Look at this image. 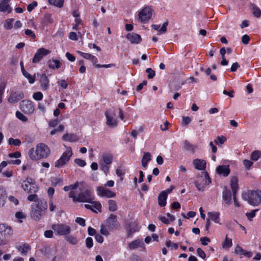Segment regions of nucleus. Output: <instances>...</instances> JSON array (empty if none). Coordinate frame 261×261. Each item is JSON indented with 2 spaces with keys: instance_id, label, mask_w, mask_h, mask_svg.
Returning a JSON list of instances; mask_svg holds the SVG:
<instances>
[{
  "instance_id": "f257e3e1",
  "label": "nucleus",
  "mask_w": 261,
  "mask_h": 261,
  "mask_svg": "<svg viewBox=\"0 0 261 261\" xmlns=\"http://www.w3.org/2000/svg\"><path fill=\"white\" fill-rule=\"evenodd\" d=\"M47 208V202L44 199L38 201V203L32 204L31 218L36 221L39 220Z\"/></svg>"
},
{
  "instance_id": "f03ea898",
  "label": "nucleus",
  "mask_w": 261,
  "mask_h": 261,
  "mask_svg": "<svg viewBox=\"0 0 261 261\" xmlns=\"http://www.w3.org/2000/svg\"><path fill=\"white\" fill-rule=\"evenodd\" d=\"M242 198L253 206H256L261 202V191H250L242 194Z\"/></svg>"
},
{
  "instance_id": "7ed1b4c3",
  "label": "nucleus",
  "mask_w": 261,
  "mask_h": 261,
  "mask_svg": "<svg viewBox=\"0 0 261 261\" xmlns=\"http://www.w3.org/2000/svg\"><path fill=\"white\" fill-rule=\"evenodd\" d=\"M105 115L106 117V124L110 127H115L118 124L117 119L116 118V112L114 108H112L107 109Z\"/></svg>"
},
{
  "instance_id": "20e7f679",
  "label": "nucleus",
  "mask_w": 261,
  "mask_h": 261,
  "mask_svg": "<svg viewBox=\"0 0 261 261\" xmlns=\"http://www.w3.org/2000/svg\"><path fill=\"white\" fill-rule=\"evenodd\" d=\"M51 228L56 234L60 236H67L70 233L71 230L70 226L64 223L53 224L51 226Z\"/></svg>"
},
{
  "instance_id": "39448f33",
  "label": "nucleus",
  "mask_w": 261,
  "mask_h": 261,
  "mask_svg": "<svg viewBox=\"0 0 261 261\" xmlns=\"http://www.w3.org/2000/svg\"><path fill=\"white\" fill-rule=\"evenodd\" d=\"M71 148L69 147L63 152L60 158L55 163V167L60 168L65 165L72 155Z\"/></svg>"
},
{
  "instance_id": "423d86ee",
  "label": "nucleus",
  "mask_w": 261,
  "mask_h": 261,
  "mask_svg": "<svg viewBox=\"0 0 261 261\" xmlns=\"http://www.w3.org/2000/svg\"><path fill=\"white\" fill-rule=\"evenodd\" d=\"M80 190L81 192L78 194L77 202H92V200L94 199L92 191L88 189H80Z\"/></svg>"
},
{
  "instance_id": "0eeeda50",
  "label": "nucleus",
  "mask_w": 261,
  "mask_h": 261,
  "mask_svg": "<svg viewBox=\"0 0 261 261\" xmlns=\"http://www.w3.org/2000/svg\"><path fill=\"white\" fill-rule=\"evenodd\" d=\"M21 188L29 193H36L38 189L34 180L31 177H28L26 180L23 181Z\"/></svg>"
},
{
  "instance_id": "6e6552de",
  "label": "nucleus",
  "mask_w": 261,
  "mask_h": 261,
  "mask_svg": "<svg viewBox=\"0 0 261 261\" xmlns=\"http://www.w3.org/2000/svg\"><path fill=\"white\" fill-rule=\"evenodd\" d=\"M202 175L200 178H202L203 176L204 178L202 179V181L204 182L203 184L199 182L200 179L198 180H196L194 182L195 187L197 188L198 191H203L205 186L208 185L211 182V179L210 177L206 171H203L201 172Z\"/></svg>"
},
{
  "instance_id": "1a4fd4ad",
  "label": "nucleus",
  "mask_w": 261,
  "mask_h": 261,
  "mask_svg": "<svg viewBox=\"0 0 261 261\" xmlns=\"http://www.w3.org/2000/svg\"><path fill=\"white\" fill-rule=\"evenodd\" d=\"M36 151L40 159L46 158L50 152L49 147L44 143H40L36 146Z\"/></svg>"
},
{
  "instance_id": "9d476101",
  "label": "nucleus",
  "mask_w": 261,
  "mask_h": 261,
  "mask_svg": "<svg viewBox=\"0 0 261 261\" xmlns=\"http://www.w3.org/2000/svg\"><path fill=\"white\" fill-rule=\"evenodd\" d=\"M21 110L25 114H32L34 111L33 102L28 100H23L20 103Z\"/></svg>"
},
{
  "instance_id": "9b49d317",
  "label": "nucleus",
  "mask_w": 261,
  "mask_h": 261,
  "mask_svg": "<svg viewBox=\"0 0 261 261\" xmlns=\"http://www.w3.org/2000/svg\"><path fill=\"white\" fill-rule=\"evenodd\" d=\"M106 225L111 229L118 228L120 225L117 220V216L111 214L110 217L107 219Z\"/></svg>"
},
{
  "instance_id": "f8f14e48",
  "label": "nucleus",
  "mask_w": 261,
  "mask_h": 261,
  "mask_svg": "<svg viewBox=\"0 0 261 261\" xmlns=\"http://www.w3.org/2000/svg\"><path fill=\"white\" fill-rule=\"evenodd\" d=\"M50 53V50L44 48L38 49L32 60L33 63H36L39 62L42 59L43 57L47 55Z\"/></svg>"
},
{
  "instance_id": "ddd939ff",
  "label": "nucleus",
  "mask_w": 261,
  "mask_h": 261,
  "mask_svg": "<svg viewBox=\"0 0 261 261\" xmlns=\"http://www.w3.org/2000/svg\"><path fill=\"white\" fill-rule=\"evenodd\" d=\"M97 194L102 197L105 196L108 198H112L116 196L115 193L103 187H98L97 188Z\"/></svg>"
},
{
  "instance_id": "4468645a",
  "label": "nucleus",
  "mask_w": 261,
  "mask_h": 261,
  "mask_svg": "<svg viewBox=\"0 0 261 261\" xmlns=\"http://www.w3.org/2000/svg\"><path fill=\"white\" fill-rule=\"evenodd\" d=\"M23 97V93L21 92H11L8 98V101L11 103H16Z\"/></svg>"
},
{
  "instance_id": "2eb2a0df",
  "label": "nucleus",
  "mask_w": 261,
  "mask_h": 261,
  "mask_svg": "<svg viewBox=\"0 0 261 261\" xmlns=\"http://www.w3.org/2000/svg\"><path fill=\"white\" fill-rule=\"evenodd\" d=\"M230 187L232 191L233 198H236L237 193L239 189L238 179L237 176H232L230 181Z\"/></svg>"
},
{
  "instance_id": "dca6fc26",
  "label": "nucleus",
  "mask_w": 261,
  "mask_h": 261,
  "mask_svg": "<svg viewBox=\"0 0 261 261\" xmlns=\"http://www.w3.org/2000/svg\"><path fill=\"white\" fill-rule=\"evenodd\" d=\"M126 38L131 43L138 44L142 40L141 36L134 33H128L126 35Z\"/></svg>"
},
{
  "instance_id": "f3484780",
  "label": "nucleus",
  "mask_w": 261,
  "mask_h": 261,
  "mask_svg": "<svg viewBox=\"0 0 261 261\" xmlns=\"http://www.w3.org/2000/svg\"><path fill=\"white\" fill-rule=\"evenodd\" d=\"M155 15L154 10L151 6L145 7L138 14V16H152Z\"/></svg>"
},
{
  "instance_id": "a211bd4d",
  "label": "nucleus",
  "mask_w": 261,
  "mask_h": 261,
  "mask_svg": "<svg viewBox=\"0 0 261 261\" xmlns=\"http://www.w3.org/2000/svg\"><path fill=\"white\" fill-rule=\"evenodd\" d=\"M216 172L219 175H223L224 177H226L230 173L229 166L226 165L218 166L216 168Z\"/></svg>"
},
{
  "instance_id": "6ab92c4d",
  "label": "nucleus",
  "mask_w": 261,
  "mask_h": 261,
  "mask_svg": "<svg viewBox=\"0 0 261 261\" xmlns=\"http://www.w3.org/2000/svg\"><path fill=\"white\" fill-rule=\"evenodd\" d=\"M222 198L223 200L226 204L229 205L231 203V193L230 191L224 187V190L222 192Z\"/></svg>"
},
{
  "instance_id": "aec40b11",
  "label": "nucleus",
  "mask_w": 261,
  "mask_h": 261,
  "mask_svg": "<svg viewBox=\"0 0 261 261\" xmlns=\"http://www.w3.org/2000/svg\"><path fill=\"white\" fill-rule=\"evenodd\" d=\"M10 0H2L0 1V12H6L10 13L12 11L9 3Z\"/></svg>"
},
{
  "instance_id": "412c9836",
  "label": "nucleus",
  "mask_w": 261,
  "mask_h": 261,
  "mask_svg": "<svg viewBox=\"0 0 261 261\" xmlns=\"http://www.w3.org/2000/svg\"><path fill=\"white\" fill-rule=\"evenodd\" d=\"M193 164L196 169L203 170L206 168V162L203 160L196 159L193 161Z\"/></svg>"
},
{
  "instance_id": "4be33fe9",
  "label": "nucleus",
  "mask_w": 261,
  "mask_h": 261,
  "mask_svg": "<svg viewBox=\"0 0 261 261\" xmlns=\"http://www.w3.org/2000/svg\"><path fill=\"white\" fill-rule=\"evenodd\" d=\"M38 76H40V83L41 86L44 90H46L48 87L49 81L45 74H40L37 73Z\"/></svg>"
},
{
  "instance_id": "5701e85b",
  "label": "nucleus",
  "mask_w": 261,
  "mask_h": 261,
  "mask_svg": "<svg viewBox=\"0 0 261 261\" xmlns=\"http://www.w3.org/2000/svg\"><path fill=\"white\" fill-rule=\"evenodd\" d=\"M127 229L128 236L130 237L134 232L138 231L139 228L136 222H132L127 224Z\"/></svg>"
},
{
  "instance_id": "b1692460",
  "label": "nucleus",
  "mask_w": 261,
  "mask_h": 261,
  "mask_svg": "<svg viewBox=\"0 0 261 261\" xmlns=\"http://www.w3.org/2000/svg\"><path fill=\"white\" fill-rule=\"evenodd\" d=\"M167 196L165 192H162L159 194L158 197V203L160 206L163 207L166 205Z\"/></svg>"
},
{
  "instance_id": "393cba45",
  "label": "nucleus",
  "mask_w": 261,
  "mask_h": 261,
  "mask_svg": "<svg viewBox=\"0 0 261 261\" xmlns=\"http://www.w3.org/2000/svg\"><path fill=\"white\" fill-rule=\"evenodd\" d=\"M77 53L84 58L91 61L93 63V64L95 66V65L96 64V63L97 62V58L95 56L92 55L91 54L84 53L80 51H78Z\"/></svg>"
},
{
  "instance_id": "a878e982",
  "label": "nucleus",
  "mask_w": 261,
  "mask_h": 261,
  "mask_svg": "<svg viewBox=\"0 0 261 261\" xmlns=\"http://www.w3.org/2000/svg\"><path fill=\"white\" fill-rule=\"evenodd\" d=\"M144 247V244L142 241L140 240H136L134 241L131 242L128 244V247L130 249H134L138 247Z\"/></svg>"
},
{
  "instance_id": "bb28decb",
  "label": "nucleus",
  "mask_w": 261,
  "mask_h": 261,
  "mask_svg": "<svg viewBox=\"0 0 261 261\" xmlns=\"http://www.w3.org/2000/svg\"><path fill=\"white\" fill-rule=\"evenodd\" d=\"M63 140L66 141L75 142L79 140V138L76 135L74 134H64L62 137Z\"/></svg>"
},
{
  "instance_id": "cd10ccee",
  "label": "nucleus",
  "mask_w": 261,
  "mask_h": 261,
  "mask_svg": "<svg viewBox=\"0 0 261 261\" xmlns=\"http://www.w3.org/2000/svg\"><path fill=\"white\" fill-rule=\"evenodd\" d=\"M249 9L254 16H260L261 10L255 5L250 4Z\"/></svg>"
},
{
  "instance_id": "c85d7f7f",
  "label": "nucleus",
  "mask_w": 261,
  "mask_h": 261,
  "mask_svg": "<svg viewBox=\"0 0 261 261\" xmlns=\"http://www.w3.org/2000/svg\"><path fill=\"white\" fill-rule=\"evenodd\" d=\"M184 84V82H179L174 81L170 86V89L172 92L179 90L181 88V86Z\"/></svg>"
},
{
  "instance_id": "c756f323",
  "label": "nucleus",
  "mask_w": 261,
  "mask_h": 261,
  "mask_svg": "<svg viewBox=\"0 0 261 261\" xmlns=\"http://www.w3.org/2000/svg\"><path fill=\"white\" fill-rule=\"evenodd\" d=\"M18 250L21 252V254L26 255L28 251L31 250V246L29 244L24 243L22 246H19L18 247Z\"/></svg>"
},
{
  "instance_id": "7c9ffc66",
  "label": "nucleus",
  "mask_w": 261,
  "mask_h": 261,
  "mask_svg": "<svg viewBox=\"0 0 261 261\" xmlns=\"http://www.w3.org/2000/svg\"><path fill=\"white\" fill-rule=\"evenodd\" d=\"M209 219H211L212 221L215 223H219V213L218 212H208L207 213Z\"/></svg>"
},
{
  "instance_id": "2f4dec72",
  "label": "nucleus",
  "mask_w": 261,
  "mask_h": 261,
  "mask_svg": "<svg viewBox=\"0 0 261 261\" xmlns=\"http://www.w3.org/2000/svg\"><path fill=\"white\" fill-rule=\"evenodd\" d=\"M28 153L30 159L32 160L36 161L40 159L36 149L35 150L33 148H31L29 150Z\"/></svg>"
},
{
  "instance_id": "473e14b6",
  "label": "nucleus",
  "mask_w": 261,
  "mask_h": 261,
  "mask_svg": "<svg viewBox=\"0 0 261 261\" xmlns=\"http://www.w3.org/2000/svg\"><path fill=\"white\" fill-rule=\"evenodd\" d=\"M6 193L4 189L0 187V206H3L6 199Z\"/></svg>"
},
{
  "instance_id": "72a5a7b5",
  "label": "nucleus",
  "mask_w": 261,
  "mask_h": 261,
  "mask_svg": "<svg viewBox=\"0 0 261 261\" xmlns=\"http://www.w3.org/2000/svg\"><path fill=\"white\" fill-rule=\"evenodd\" d=\"M48 66L50 68H59L61 66V63L59 60H53L48 61Z\"/></svg>"
},
{
  "instance_id": "f704fd0d",
  "label": "nucleus",
  "mask_w": 261,
  "mask_h": 261,
  "mask_svg": "<svg viewBox=\"0 0 261 261\" xmlns=\"http://www.w3.org/2000/svg\"><path fill=\"white\" fill-rule=\"evenodd\" d=\"M113 156L111 154H105L102 155V162L106 165H110L112 162Z\"/></svg>"
},
{
  "instance_id": "c9c22d12",
  "label": "nucleus",
  "mask_w": 261,
  "mask_h": 261,
  "mask_svg": "<svg viewBox=\"0 0 261 261\" xmlns=\"http://www.w3.org/2000/svg\"><path fill=\"white\" fill-rule=\"evenodd\" d=\"M109 210L111 212H115L117 210V206L115 201L109 200L108 201Z\"/></svg>"
},
{
  "instance_id": "e433bc0d",
  "label": "nucleus",
  "mask_w": 261,
  "mask_h": 261,
  "mask_svg": "<svg viewBox=\"0 0 261 261\" xmlns=\"http://www.w3.org/2000/svg\"><path fill=\"white\" fill-rule=\"evenodd\" d=\"M48 3L52 5L61 8L63 6L64 0H48Z\"/></svg>"
},
{
  "instance_id": "4c0bfd02",
  "label": "nucleus",
  "mask_w": 261,
  "mask_h": 261,
  "mask_svg": "<svg viewBox=\"0 0 261 261\" xmlns=\"http://www.w3.org/2000/svg\"><path fill=\"white\" fill-rule=\"evenodd\" d=\"M65 239L69 243L73 245H75L78 243L77 239L72 236L67 235L65 237Z\"/></svg>"
},
{
  "instance_id": "58836bf2",
  "label": "nucleus",
  "mask_w": 261,
  "mask_h": 261,
  "mask_svg": "<svg viewBox=\"0 0 261 261\" xmlns=\"http://www.w3.org/2000/svg\"><path fill=\"white\" fill-rule=\"evenodd\" d=\"M8 143L9 145H13L14 146H19L21 144V141L18 139H13L10 138L8 140Z\"/></svg>"
},
{
  "instance_id": "ea45409f",
  "label": "nucleus",
  "mask_w": 261,
  "mask_h": 261,
  "mask_svg": "<svg viewBox=\"0 0 261 261\" xmlns=\"http://www.w3.org/2000/svg\"><path fill=\"white\" fill-rule=\"evenodd\" d=\"M261 156V152L258 150L253 151L251 155V159L253 161H257Z\"/></svg>"
},
{
  "instance_id": "a19ab883",
  "label": "nucleus",
  "mask_w": 261,
  "mask_h": 261,
  "mask_svg": "<svg viewBox=\"0 0 261 261\" xmlns=\"http://www.w3.org/2000/svg\"><path fill=\"white\" fill-rule=\"evenodd\" d=\"M28 200L30 201H34L35 203H38V201H40L41 199H39L38 196L36 194H30L28 196Z\"/></svg>"
},
{
  "instance_id": "79ce46f5",
  "label": "nucleus",
  "mask_w": 261,
  "mask_h": 261,
  "mask_svg": "<svg viewBox=\"0 0 261 261\" xmlns=\"http://www.w3.org/2000/svg\"><path fill=\"white\" fill-rule=\"evenodd\" d=\"M22 74L24 77H25L27 79H28L30 83L33 84L35 82V75L33 76H32L27 71L24 72V73H22Z\"/></svg>"
},
{
  "instance_id": "37998d69",
  "label": "nucleus",
  "mask_w": 261,
  "mask_h": 261,
  "mask_svg": "<svg viewBox=\"0 0 261 261\" xmlns=\"http://www.w3.org/2000/svg\"><path fill=\"white\" fill-rule=\"evenodd\" d=\"M14 21V19H8L6 20V23L4 24V27L7 30H10L13 28L12 23Z\"/></svg>"
},
{
  "instance_id": "c03bdc74",
  "label": "nucleus",
  "mask_w": 261,
  "mask_h": 261,
  "mask_svg": "<svg viewBox=\"0 0 261 261\" xmlns=\"http://www.w3.org/2000/svg\"><path fill=\"white\" fill-rule=\"evenodd\" d=\"M6 230H8V233L11 232V229L10 227L8 228L5 224H0V234L3 235V233Z\"/></svg>"
},
{
  "instance_id": "a18cd8bd",
  "label": "nucleus",
  "mask_w": 261,
  "mask_h": 261,
  "mask_svg": "<svg viewBox=\"0 0 261 261\" xmlns=\"http://www.w3.org/2000/svg\"><path fill=\"white\" fill-rule=\"evenodd\" d=\"M146 72L148 73L147 77L149 79H152L155 75V71L152 68H147L146 69Z\"/></svg>"
},
{
  "instance_id": "49530a36",
  "label": "nucleus",
  "mask_w": 261,
  "mask_h": 261,
  "mask_svg": "<svg viewBox=\"0 0 261 261\" xmlns=\"http://www.w3.org/2000/svg\"><path fill=\"white\" fill-rule=\"evenodd\" d=\"M16 116L18 119L23 122H26L28 120V118L23 114L19 111H17L16 112Z\"/></svg>"
},
{
  "instance_id": "de8ad7c7",
  "label": "nucleus",
  "mask_w": 261,
  "mask_h": 261,
  "mask_svg": "<svg viewBox=\"0 0 261 261\" xmlns=\"http://www.w3.org/2000/svg\"><path fill=\"white\" fill-rule=\"evenodd\" d=\"M246 250H244L241 247L238 245L234 250L236 254H240L244 255Z\"/></svg>"
},
{
  "instance_id": "09e8293b",
  "label": "nucleus",
  "mask_w": 261,
  "mask_h": 261,
  "mask_svg": "<svg viewBox=\"0 0 261 261\" xmlns=\"http://www.w3.org/2000/svg\"><path fill=\"white\" fill-rule=\"evenodd\" d=\"M86 246L90 249L93 246V240L91 237H88L85 241Z\"/></svg>"
},
{
  "instance_id": "8fccbe9b",
  "label": "nucleus",
  "mask_w": 261,
  "mask_h": 261,
  "mask_svg": "<svg viewBox=\"0 0 261 261\" xmlns=\"http://www.w3.org/2000/svg\"><path fill=\"white\" fill-rule=\"evenodd\" d=\"M54 22V19L51 17H43L41 20V22L44 25L48 23H51Z\"/></svg>"
},
{
  "instance_id": "3c124183",
  "label": "nucleus",
  "mask_w": 261,
  "mask_h": 261,
  "mask_svg": "<svg viewBox=\"0 0 261 261\" xmlns=\"http://www.w3.org/2000/svg\"><path fill=\"white\" fill-rule=\"evenodd\" d=\"M232 246V240L228 239L226 236V239L224 243H223V247H226L229 248Z\"/></svg>"
},
{
  "instance_id": "603ef678",
  "label": "nucleus",
  "mask_w": 261,
  "mask_h": 261,
  "mask_svg": "<svg viewBox=\"0 0 261 261\" xmlns=\"http://www.w3.org/2000/svg\"><path fill=\"white\" fill-rule=\"evenodd\" d=\"M64 129V126L63 125H60L58 128L53 129L50 132L51 135H54L56 134L57 132H62L63 131Z\"/></svg>"
},
{
  "instance_id": "864d4df0",
  "label": "nucleus",
  "mask_w": 261,
  "mask_h": 261,
  "mask_svg": "<svg viewBox=\"0 0 261 261\" xmlns=\"http://www.w3.org/2000/svg\"><path fill=\"white\" fill-rule=\"evenodd\" d=\"M151 155L149 152H144L142 161H145L148 163L151 160Z\"/></svg>"
},
{
  "instance_id": "5fc2aeb1",
  "label": "nucleus",
  "mask_w": 261,
  "mask_h": 261,
  "mask_svg": "<svg viewBox=\"0 0 261 261\" xmlns=\"http://www.w3.org/2000/svg\"><path fill=\"white\" fill-rule=\"evenodd\" d=\"M62 179L58 177H53L51 179V185L53 186H56L58 184L62 181Z\"/></svg>"
},
{
  "instance_id": "6e6d98bb",
  "label": "nucleus",
  "mask_w": 261,
  "mask_h": 261,
  "mask_svg": "<svg viewBox=\"0 0 261 261\" xmlns=\"http://www.w3.org/2000/svg\"><path fill=\"white\" fill-rule=\"evenodd\" d=\"M168 21H166L163 23L162 28L159 30V33H158V35H160L162 33H165L166 32L167 27L168 25Z\"/></svg>"
},
{
  "instance_id": "4d7b16f0",
  "label": "nucleus",
  "mask_w": 261,
  "mask_h": 261,
  "mask_svg": "<svg viewBox=\"0 0 261 261\" xmlns=\"http://www.w3.org/2000/svg\"><path fill=\"white\" fill-rule=\"evenodd\" d=\"M90 203L92 204V207H93L95 209L98 210L99 211H100V209L101 208V205L99 202L93 201V200H92V202H90Z\"/></svg>"
},
{
  "instance_id": "13d9d810",
  "label": "nucleus",
  "mask_w": 261,
  "mask_h": 261,
  "mask_svg": "<svg viewBox=\"0 0 261 261\" xmlns=\"http://www.w3.org/2000/svg\"><path fill=\"white\" fill-rule=\"evenodd\" d=\"M258 209L252 211L250 213H247L246 216L247 218L251 221V219L255 217L256 212L258 211Z\"/></svg>"
},
{
  "instance_id": "bf43d9fd",
  "label": "nucleus",
  "mask_w": 261,
  "mask_h": 261,
  "mask_svg": "<svg viewBox=\"0 0 261 261\" xmlns=\"http://www.w3.org/2000/svg\"><path fill=\"white\" fill-rule=\"evenodd\" d=\"M33 97L36 100H41L43 98V94L41 92H37L34 93Z\"/></svg>"
},
{
  "instance_id": "052dcab7",
  "label": "nucleus",
  "mask_w": 261,
  "mask_h": 261,
  "mask_svg": "<svg viewBox=\"0 0 261 261\" xmlns=\"http://www.w3.org/2000/svg\"><path fill=\"white\" fill-rule=\"evenodd\" d=\"M226 140V138L224 136H218L217 137V140L215 141V143L218 144V142L220 144H223Z\"/></svg>"
},
{
  "instance_id": "680f3d73",
  "label": "nucleus",
  "mask_w": 261,
  "mask_h": 261,
  "mask_svg": "<svg viewBox=\"0 0 261 261\" xmlns=\"http://www.w3.org/2000/svg\"><path fill=\"white\" fill-rule=\"evenodd\" d=\"M196 251L197 254L199 257H201L202 259H204L205 258L206 254L200 248H197Z\"/></svg>"
},
{
  "instance_id": "e2e57ef3",
  "label": "nucleus",
  "mask_w": 261,
  "mask_h": 261,
  "mask_svg": "<svg viewBox=\"0 0 261 261\" xmlns=\"http://www.w3.org/2000/svg\"><path fill=\"white\" fill-rule=\"evenodd\" d=\"M243 164L247 169H249L251 166L252 165L253 163L249 160H244L243 161Z\"/></svg>"
},
{
  "instance_id": "0e129e2a",
  "label": "nucleus",
  "mask_w": 261,
  "mask_h": 261,
  "mask_svg": "<svg viewBox=\"0 0 261 261\" xmlns=\"http://www.w3.org/2000/svg\"><path fill=\"white\" fill-rule=\"evenodd\" d=\"M68 196L70 198H72L74 202L77 201L78 195H75V193L74 191H70L68 194Z\"/></svg>"
},
{
  "instance_id": "69168bd1",
  "label": "nucleus",
  "mask_w": 261,
  "mask_h": 261,
  "mask_svg": "<svg viewBox=\"0 0 261 261\" xmlns=\"http://www.w3.org/2000/svg\"><path fill=\"white\" fill-rule=\"evenodd\" d=\"M74 162L80 167H84L86 165L85 161L80 159H75Z\"/></svg>"
},
{
  "instance_id": "338daca9",
  "label": "nucleus",
  "mask_w": 261,
  "mask_h": 261,
  "mask_svg": "<svg viewBox=\"0 0 261 261\" xmlns=\"http://www.w3.org/2000/svg\"><path fill=\"white\" fill-rule=\"evenodd\" d=\"M108 165L104 164V163L100 164V169L106 174H107L109 171V167Z\"/></svg>"
},
{
  "instance_id": "774afa93",
  "label": "nucleus",
  "mask_w": 261,
  "mask_h": 261,
  "mask_svg": "<svg viewBox=\"0 0 261 261\" xmlns=\"http://www.w3.org/2000/svg\"><path fill=\"white\" fill-rule=\"evenodd\" d=\"M191 121V119L189 117H182V125H188Z\"/></svg>"
}]
</instances>
